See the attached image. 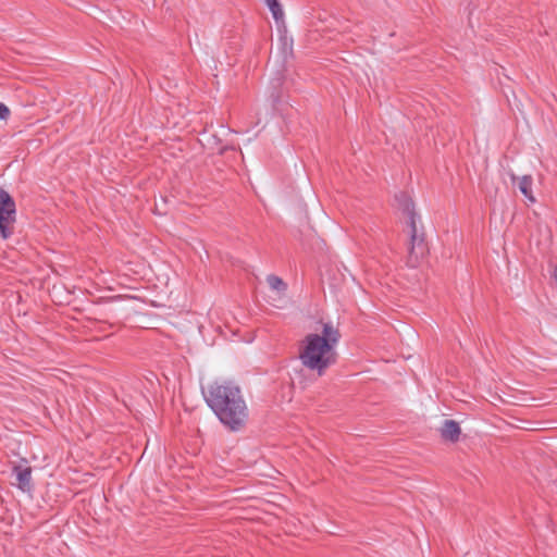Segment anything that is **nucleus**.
Listing matches in <instances>:
<instances>
[{
  "label": "nucleus",
  "instance_id": "nucleus-5",
  "mask_svg": "<svg viewBox=\"0 0 557 557\" xmlns=\"http://www.w3.org/2000/svg\"><path fill=\"white\" fill-rule=\"evenodd\" d=\"M12 472L17 481L16 487L23 493L32 492V468L27 465L26 459H23L18 465H14Z\"/></svg>",
  "mask_w": 557,
  "mask_h": 557
},
{
  "label": "nucleus",
  "instance_id": "nucleus-4",
  "mask_svg": "<svg viewBox=\"0 0 557 557\" xmlns=\"http://www.w3.org/2000/svg\"><path fill=\"white\" fill-rule=\"evenodd\" d=\"M15 222V201L5 189L0 188V237L2 239H8L12 236Z\"/></svg>",
  "mask_w": 557,
  "mask_h": 557
},
{
  "label": "nucleus",
  "instance_id": "nucleus-8",
  "mask_svg": "<svg viewBox=\"0 0 557 557\" xmlns=\"http://www.w3.org/2000/svg\"><path fill=\"white\" fill-rule=\"evenodd\" d=\"M276 23L284 22V12L278 0H263Z\"/></svg>",
  "mask_w": 557,
  "mask_h": 557
},
{
  "label": "nucleus",
  "instance_id": "nucleus-6",
  "mask_svg": "<svg viewBox=\"0 0 557 557\" xmlns=\"http://www.w3.org/2000/svg\"><path fill=\"white\" fill-rule=\"evenodd\" d=\"M460 433L461 429L455 420H445L441 428L442 437L453 443L459 440Z\"/></svg>",
  "mask_w": 557,
  "mask_h": 557
},
{
  "label": "nucleus",
  "instance_id": "nucleus-12",
  "mask_svg": "<svg viewBox=\"0 0 557 557\" xmlns=\"http://www.w3.org/2000/svg\"><path fill=\"white\" fill-rule=\"evenodd\" d=\"M554 277H555V280L557 281V267H556V268H555V270H554Z\"/></svg>",
  "mask_w": 557,
  "mask_h": 557
},
{
  "label": "nucleus",
  "instance_id": "nucleus-11",
  "mask_svg": "<svg viewBox=\"0 0 557 557\" xmlns=\"http://www.w3.org/2000/svg\"><path fill=\"white\" fill-rule=\"evenodd\" d=\"M10 116V109L3 102H0V120L5 121Z\"/></svg>",
  "mask_w": 557,
  "mask_h": 557
},
{
  "label": "nucleus",
  "instance_id": "nucleus-7",
  "mask_svg": "<svg viewBox=\"0 0 557 557\" xmlns=\"http://www.w3.org/2000/svg\"><path fill=\"white\" fill-rule=\"evenodd\" d=\"M533 180L530 175H523L519 178L518 188L520 193L531 202L535 201L532 194Z\"/></svg>",
  "mask_w": 557,
  "mask_h": 557
},
{
  "label": "nucleus",
  "instance_id": "nucleus-1",
  "mask_svg": "<svg viewBox=\"0 0 557 557\" xmlns=\"http://www.w3.org/2000/svg\"><path fill=\"white\" fill-rule=\"evenodd\" d=\"M207 406L230 431L238 432L247 423L249 410L240 387L232 381H214L202 387Z\"/></svg>",
  "mask_w": 557,
  "mask_h": 557
},
{
  "label": "nucleus",
  "instance_id": "nucleus-9",
  "mask_svg": "<svg viewBox=\"0 0 557 557\" xmlns=\"http://www.w3.org/2000/svg\"><path fill=\"white\" fill-rule=\"evenodd\" d=\"M267 282L271 289L277 292H285L287 289L286 283L278 276L270 274L267 276Z\"/></svg>",
  "mask_w": 557,
  "mask_h": 557
},
{
  "label": "nucleus",
  "instance_id": "nucleus-2",
  "mask_svg": "<svg viewBox=\"0 0 557 557\" xmlns=\"http://www.w3.org/2000/svg\"><path fill=\"white\" fill-rule=\"evenodd\" d=\"M341 339L337 327L331 322L323 323L321 334H308L299 350V360L301 364L310 370L323 375L327 368L336 362V346Z\"/></svg>",
  "mask_w": 557,
  "mask_h": 557
},
{
  "label": "nucleus",
  "instance_id": "nucleus-10",
  "mask_svg": "<svg viewBox=\"0 0 557 557\" xmlns=\"http://www.w3.org/2000/svg\"><path fill=\"white\" fill-rule=\"evenodd\" d=\"M282 85L281 78H275L273 81V91L270 94V99L272 101L273 108L280 102V95L277 92V88Z\"/></svg>",
  "mask_w": 557,
  "mask_h": 557
},
{
  "label": "nucleus",
  "instance_id": "nucleus-3",
  "mask_svg": "<svg viewBox=\"0 0 557 557\" xmlns=\"http://www.w3.org/2000/svg\"><path fill=\"white\" fill-rule=\"evenodd\" d=\"M396 207L407 215L409 227V259L414 265L418 260L426 252V245L424 243V233L419 232L418 223L420 216L414 211V203L406 193H398L395 195Z\"/></svg>",
  "mask_w": 557,
  "mask_h": 557
}]
</instances>
